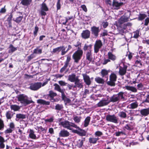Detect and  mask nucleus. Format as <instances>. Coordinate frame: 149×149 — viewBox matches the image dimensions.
I'll return each mask as SVG.
<instances>
[{
    "instance_id": "nucleus-1",
    "label": "nucleus",
    "mask_w": 149,
    "mask_h": 149,
    "mask_svg": "<svg viewBox=\"0 0 149 149\" xmlns=\"http://www.w3.org/2000/svg\"><path fill=\"white\" fill-rule=\"evenodd\" d=\"M125 95L124 93L122 92H120L117 94L113 95L111 97L109 100L110 102H119L120 100H125Z\"/></svg>"
},
{
    "instance_id": "nucleus-2",
    "label": "nucleus",
    "mask_w": 149,
    "mask_h": 149,
    "mask_svg": "<svg viewBox=\"0 0 149 149\" xmlns=\"http://www.w3.org/2000/svg\"><path fill=\"white\" fill-rule=\"evenodd\" d=\"M62 118H59L58 121L59 122V125H61L64 128L69 129L70 130H72L71 127H73L76 128H79V127L73 123L70 122L68 120H65L64 121H62Z\"/></svg>"
},
{
    "instance_id": "nucleus-3",
    "label": "nucleus",
    "mask_w": 149,
    "mask_h": 149,
    "mask_svg": "<svg viewBox=\"0 0 149 149\" xmlns=\"http://www.w3.org/2000/svg\"><path fill=\"white\" fill-rule=\"evenodd\" d=\"M83 51L81 48L79 47L78 49L73 54L72 56V58L74 60V62L78 63L81 59L83 56Z\"/></svg>"
},
{
    "instance_id": "nucleus-4",
    "label": "nucleus",
    "mask_w": 149,
    "mask_h": 149,
    "mask_svg": "<svg viewBox=\"0 0 149 149\" xmlns=\"http://www.w3.org/2000/svg\"><path fill=\"white\" fill-rule=\"evenodd\" d=\"M18 101L20 102L21 103L26 106L33 102L31 100H28V97L23 94H21L18 96L17 97Z\"/></svg>"
},
{
    "instance_id": "nucleus-5",
    "label": "nucleus",
    "mask_w": 149,
    "mask_h": 149,
    "mask_svg": "<svg viewBox=\"0 0 149 149\" xmlns=\"http://www.w3.org/2000/svg\"><path fill=\"white\" fill-rule=\"evenodd\" d=\"M109 80L107 83L109 86H115V82L116 81L117 76L116 74L113 72L111 73L109 77Z\"/></svg>"
},
{
    "instance_id": "nucleus-6",
    "label": "nucleus",
    "mask_w": 149,
    "mask_h": 149,
    "mask_svg": "<svg viewBox=\"0 0 149 149\" xmlns=\"http://www.w3.org/2000/svg\"><path fill=\"white\" fill-rule=\"evenodd\" d=\"M42 86V83L41 82L32 83L30 84L29 88L33 91H37Z\"/></svg>"
},
{
    "instance_id": "nucleus-7",
    "label": "nucleus",
    "mask_w": 149,
    "mask_h": 149,
    "mask_svg": "<svg viewBox=\"0 0 149 149\" xmlns=\"http://www.w3.org/2000/svg\"><path fill=\"white\" fill-rule=\"evenodd\" d=\"M40 6L39 13L42 16H45L47 14L46 12L48 11L49 9L46 3L44 2L41 4Z\"/></svg>"
},
{
    "instance_id": "nucleus-8",
    "label": "nucleus",
    "mask_w": 149,
    "mask_h": 149,
    "mask_svg": "<svg viewBox=\"0 0 149 149\" xmlns=\"http://www.w3.org/2000/svg\"><path fill=\"white\" fill-rule=\"evenodd\" d=\"M106 120L108 121L112 122L115 123H118V118L114 115H108L106 116Z\"/></svg>"
},
{
    "instance_id": "nucleus-9",
    "label": "nucleus",
    "mask_w": 149,
    "mask_h": 149,
    "mask_svg": "<svg viewBox=\"0 0 149 149\" xmlns=\"http://www.w3.org/2000/svg\"><path fill=\"white\" fill-rule=\"evenodd\" d=\"M91 34L96 38L98 37L100 30L99 27L94 26L91 27Z\"/></svg>"
},
{
    "instance_id": "nucleus-10",
    "label": "nucleus",
    "mask_w": 149,
    "mask_h": 149,
    "mask_svg": "<svg viewBox=\"0 0 149 149\" xmlns=\"http://www.w3.org/2000/svg\"><path fill=\"white\" fill-rule=\"evenodd\" d=\"M83 87V83L80 81L79 78L74 82L73 88L75 90L74 91L77 90V89L78 90H79Z\"/></svg>"
},
{
    "instance_id": "nucleus-11",
    "label": "nucleus",
    "mask_w": 149,
    "mask_h": 149,
    "mask_svg": "<svg viewBox=\"0 0 149 149\" xmlns=\"http://www.w3.org/2000/svg\"><path fill=\"white\" fill-rule=\"evenodd\" d=\"M102 46V44L101 41L100 40H96L94 45V52L97 53L99 51V49Z\"/></svg>"
},
{
    "instance_id": "nucleus-12",
    "label": "nucleus",
    "mask_w": 149,
    "mask_h": 149,
    "mask_svg": "<svg viewBox=\"0 0 149 149\" xmlns=\"http://www.w3.org/2000/svg\"><path fill=\"white\" fill-rule=\"evenodd\" d=\"M110 102L108 98L102 99L97 104L98 107H101L107 105Z\"/></svg>"
},
{
    "instance_id": "nucleus-13",
    "label": "nucleus",
    "mask_w": 149,
    "mask_h": 149,
    "mask_svg": "<svg viewBox=\"0 0 149 149\" xmlns=\"http://www.w3.org/2000/svg\"><path fill=\"white\" fill-rule=\"evenodd\" d=\"M90 31L89 30L87 29L82 31L81 34V36L84 39H87L90 38Z\"/></svg>"
},
{
    "instance_id": "nucleus-14",
    "label": "nucleus",
    "mask_w": 149,
    "mask_h": 149,
    "mask_svg": "<svg viewBox=\"0 0 149 149\" xmlns=\"http://www.w3.org/2000/svg\"><path fill=\"white\" fill-rule=\"evenodd\" d=\"M84 82L88 86H89L91 84V81L89 77L86 74H82Z\"/></svg>"
},
{
    "instance_id": "nucleus-15",
    "label": "nucleus",
    "mask_w": 149,
    "mask_h": 149,
    "mask_svg": "<svg viewBox=\"0 0 149 149\" xmlns=\"http://www.w3.org/2000/svg\"><path fill=\"white\" fill-rule=\"evenodd\" d=\"M123 2H118L116 0H113V1L111 5L114 9H118L120 8V7L123 5Z\"/></svg>"
},
{
    "instance_id": "nucleus-16",
    "label": "nucleus",
    "mask_w": 149,
    "mask_h": 149,
    "mask_svg": "<svg viewBox=\"0 0 149 149\" xmlns=\"http://www.w3.org/2000/svg\"><path fill=\"white\" fill-rule=\"evenodd\" d=\"M79 78L78 76H76L75 74L72 73L68 76V80L71 82H74Z\"/></svg>"
},
{
    "instance_id": "nucleus-17",
    "label": "nucleus",
    "mask_w": 149,
    "mask_h": 149,
    "mask_svg": "<svg viewBox=\"0 0 149 149\" xmlns=\"http://www.w3.org/2000/svg\"><path fill=\"white\" fill-rule=\"evenodd\" d=\"M127 66L126 65H123V67L120 66L119 67V73L120 75H125L126 72Z\"/></svg>"
},
{
    "instance_id": "nucleus-18",
    "label": "nucleus",
    "mask_w": 149,
    "mask_h": 149,
    "mask_svg": "<svg viewBox=\"0 0 149 149\" xmlns=\"http://www.w3.org/2000/svg\"><path fill=\"white\" fill-rule=\"evenodd\" d=\"M69 135V132L64 129L61 130L59 133V136L61 137H67Z\"/></svg>"
},
{
    "instance_id": "nucleus-19",
    "label": "nucleus",
    "mask_w": 149,
    "mask_h": 149,
    "mask_svg": "<svg viewBox=\"0 0 149 149\" xmlns=\"http://www.w3.org/2000/svg\"><path fill=\"white\" fill-rule=\"evenodd\" d=\"M85 138H82L81 139H79L77 142L76 146L79 148H81L83 145L84 142L85 141Z\"/></svg>"
},
{
    "instance_id": "nucleus-20",
    "label": "nucleus",
    "mask_w": 149,
    "mask_h": 149,
    "mask_svg": "<svg viewBox=\"0 0 149 149\" xmlns=\"http://www.w3.org/2000/svg\"><path fill=\"white\" fill-rule=\"evenodd\" d=\"M110 72L109 70H107L106 69H102L101 72V76L103 78H105L107 79V80L108 79V73Z\"/></svg>"
},
{
    "instance_id": "nucleus-21",
    "label": "nucleus",
    "mask_w": 149,
    "mask_h": 149,
    "mask_svg": "<svg viewBox=\"0 0 149 149\" xmlns=\"http://www.w3.org/2000/svg\"><path fill=\"white\" fill-rule=\"evenodd\" d=\"M77 129H78L79 130H75V131H76V132L79 136H83L86 135V132L84 130L81 129L79 127V128Z\"/></svg>"
},
{
    "instance_id": "nucleus-22",
    "label": "nucleus",
    "mask_w": 149,
    "mask_h": 149,
    "mask_svg": "<svg viewBox=\"0 0 149 149\" xmlns=\"http://www.w3.org/2000/svg\"><path fill=\"white\" fill-rule=\"evenodd\" d=\"M128 20V17L125 16L123 15L119 19L118 22L119 24H122L125 22H127Z\"/></svg>"
},
{
    "instance_id": "nucleus-23",
    "label": "nucleus",
    "mask_w": 149,
    "mask_h": 149,
    "mask_svg": "<svg viewBox=\"0 0 149 149\" xmlns=\"http://www.w3.org/2000/svg\"><path fill=\"white\" fill-rule=\"evenodd\" d=\"M139 111L142 116H146L149 114V108L142 109Z\"/></svg>"
},
{
    "instance_id": "nucleus-24",
    "label": "nucleus",
    "mask_w": 149,
    "mask_h": 149,
    "mask_svg": "<svg viewBox=\"0 0 149 149\" xmlns=\"http://www.w3.org/2000/svg\"><path fill=\"white\" fill-rule=\"evenodd\" d=\"M61 97L62 100L64 101L65 104L70 102L71 100L66 97L64 92L61 94Z\"/></svg>"
},
{
    "instance_id": "nucleus-25",
    "label": "nucleus",
    "mask_w": 149,
    "mask_h": 149,
    "mask_svg": "<svg viewBox=\"0 0 149 149\" xmlns=\"http://www.w3.org/2000/svg\"><path fill=\"white\" fill-rule=\"evenodd\" d=\"M91 52V50H89L87 52L86 54V59L88 60L89 62H91L93 59L92 55Z\"/></svg>"
},
{
    "instance_id": "nucleus-26",
    "label": "nucleus",
    "mask_w": 149,
    "mask_h": 149,
    "mask_svg": "<svg viewBox=\"0 0 149 149\" xmlns=\"http://www.w3.org/2000/svg\"><path fill=\"white\" fill-rule=\"evenodd\" d=\"M15 114V113L11 111H9L6 112V116L7 119H10Z\"/></svg>"
},
{
    "instance_id": "nucleus-27",
    "label": "nucleus",
    "mask_w": 149,
    "mask_h": 149,
    "mask_svg": "<svg viewBox=\"0 0 149 149\" xmlns=\"http://www.w3.org/2000/svg\"><path fill=\"white\" fill-rule=\"evenodd\" d=\"M107 55L108 58L110 60H111L113 61H115L116 58V56L113 54L111 52H109L108 53Z\"/></svg>"
},
{
    "instance_id": "nucleus-28",
    "label": "nucleus",
    "mask_w": 149,
    "mask_h": 149,
    "mask_svg": "<svg viewBox=\"0 0 149 149\" xmlns=\"http://www.w3.org/2000/svg\"><path fill=\"white\" fill-rule=\"evenodd\" d=\"M5 140L4 138L2 136H0V149H4L5 147L4 143Z\"/></svg>"
},
{
    "instance_id": "nucleus-29",
    "label": "nucleus",
    "mask_w": 149,
    "mask_h": 149,
    "mask_svg": "<svg viewBox=\"0 0 149 149\" xmlns=\"http://www.w3.org/2000/svg\"><path fill=\"white\" fill-rule=\"evenodd\" d=\"M63 49H62V52H61V55H63L65 54L69 50L72 48V46L71 45H68V48L66 51H65V48L63 46Z\"/></svg>"
},
{
    "instance_id": "nucleus-30",
    "label": "nucleus",
    "mask_w": 149,
    "mask_h": 149,
    "mask_svg": "<svg viewBox=\"0 0 149 149\" xmlns=\"http://www.w3.org/2000/svg\"><path fill=\"white\" fill-rule=\"evenodd\" d=\"M54 86H55L54 89L61 92V94L64 92L63 90L61 89L60 86L58 84L55 83L54 84Z\"/></svg>"
},
{
    "instance_id": "nucleus-31",
    "label": "nucleus",
    "mask_w": 149,
    "mask_h": 149,
    "mask_svg": "<svg viewBox=\"0 0 149 149\" xmlns=\"http://www.w3.org/2000/svg\"><path fill=\"white\" fill-rule=\"evenodd\" d=\"M95 81L98 83L103 84L105 81L103 79L100 77H97L95 78Z\"/></svg>"
},
{
    "instance_id": "nucleus-32",
    "label": "nucleus",
    "mask_w": 149,
    "mask_h": 149,
    "mask_svg": "<svg viewBox=\"0 0 149 149\" xmlns=\"http://www.w3.org/2000/svg\"><path fill=\"white\" fill-rule=\"evenodd\" d=\"M62 49H63V46H61L59 47L53 49L52 51V52L54 53H58L61 51L62 52Z\"/></svg>"
},
{
    "instance_id": "nucleus-33",
    "label": "nucleus",
    "mask_w": 149,
    "mask_h": 149,
    "mask_svg": "<svg viewBox=\"0 0 149 149\" xmlns=\"http://www.w3.org/2000/svg\"><path fill=\"white\" fill-rule=\"evenodd\" d=\"M32 0H22L21 3L23 5L28 6L31 3Z\"/></svg>"
},
{
    "instance_id": "nucleus-34",
    "label": "nucleus",
    "mask_w": 149,
    "mask_h": 149,
    "mask_svg": "<svg viewBox=\"0 0 149 149\" xmlns=\"http://www.w3.org/2000/svg\"><path fill=\"white\" fill-rule=\"evenodd\" d=\"M29 137L33 139H37L36 135L34 134V132L33 130L30 129L29 132Z\"/></svg>"
},
{
    "instance_id": "nucleus-35",
    "label": "nucleus",
    "mask_w": 149,
    "mask_h": 149,
    "mask_svg": "<svg viewBox=\"0 0 149 149\" xmlns=\"http://www.w3.org/2000/svg\"><path fill=\"white\" fill-rule=\"evenodd\" d=\"M138 106V103L137 102L131 103L129 105L130 108L132 109H134L137 107Z\"/></svg>"
},
{
    "instance_id": "nucleus-36",
    "label": "nucleus",
    "mask_w": 149,
    "mask_h": 149,
    "mask_svg": "<svg viewBox=\"0 0 149 149\" xmlns=\"http://www.w3.org/2000/svg\"><path fill=\"white\" fill-rule=\"evenodd\" d=\"M10 108L11 110L14 111H18L20 109V107L16 105H11L10 106Z\"/></svg>"
},
{
    "instance_id": "nucleus-37",
    "label": "nucleus",
    "mask_w": 149,
    "mask_h": 149,
    "mask_svg": "<svg viewBox=\"0 0 149 149\" xmlns=\"http://www.w3.org/2000/svg\"><path fill=\"white\" fill-rule=\"evenodd\" d=\"M37 102L38 103L45 105H49L50 104L49 102L46 101L42 99H39L37 101Z\"/></svg>"
},
{
    "instance_id": "nucleus-38",
    "label": "nucleus",
    "mask_w": 149,
    "mask_h": 149,
    "mask_svg": "<svg viewBox=\"0 0 149 149\" xmlns=\"http://www.w3.org/2000/svg\"><path fill=\"white\" fill-rule=\"evenodd\" d=\"M99 139L98 138H90L89 139V142L90 143L95 144Z\"/></svg>"
},
{
    "instance_id": "nucleus-39",
    "label": "nucleus",
    "mask_w": 149,
    "mask_h": 149,
    "mask_svg": "<svg viewBox=\"0 0 149 149\" xmlns=\"http://www.w3.org/2000/svg\"><path fill=\"white\" fill-rule=\"evenodd\" d=\"M125 88L126 89L129 91H130L132 92H136L137 91L136 89L134 87L126 86H125Z\"/></svg>"
},
{
    "instance_id": "nucleus-40",
    "label": "nucleus",
    "mask_w": 149,
    "mask_h": 149,
    "mask_svg": "<svg viewBox=\"0 0 149 149\" xmlns=\"http://www.w3.org/2000/svg\"><path fill=\"white\" fill-rule=\"evenodd\" d=\"M146 17L147 15L145 14L140 13L138 15V19L139 21H142Z\"/></svg>"
},
{
    "instance_id": "nucleus-41",
    "label": "nucleus",
    "mask_w": 149,
    "mask_h": 149,
    "mask_svg": "<svg viewBox=\"0 0 149 149\" xmlns=\"http://www.w3.org/2000/svg\"><path fill=\"white\" fill-rule=\"evenodd\" d=\"M9 48V49L8 50V52L9 53H13L17 49V48L14 47L12 44L10 45Z\"/></svg>"
},
{
    "instance_id": "nucleus-42",
    "label": "nucleus",
    "mask_w": 149,
    "mask_h": 149,
    "mask_svg": "<svg viewBox=\"0 0 149 149\" xmlns=\"http://www.w3.org/2000/svg\"><path fill=\"white\" fill-rule=\"evenodd\" d=\"M8 17L7 18V21L8 22V24L9 25V26H11V21L12 20L13 18V15L11 13H10L8 15Z\"/></svg>"
},
{
    "instance_id": "nucleus-43",
    "label": "nucleus",
    "mask_w": 149,
    "mask_h": 149,
    "mask_svg": "<svg viewBox=\"0 0 149 149\" xmlns=\"http://www.w3.org/2000/svg\"><path fill=\"white\" fill-rule=\"evenodd\" d=\"M90 119L91 117L90 116H88L86 118L84 121V126L85 127H86L88 125Z\"/></svg>"
},
{
    "instance_id": "nucleus-44",
    "label": "nucleus",
    "mask_w": 149,
    "mask_h": 149,
    "mask_svg": "<svg viewBox=\"0 0 149 149\" xmlns=\"http://www.w3.org/2000/svg\"><path fill=\"white\" fill-rule=\"evenodd\" d=\"M118 116L120 118H125L127 117L126 113L124 111H120L118 114Z\"/></svg>"
},
{
    "instance_id": "nucleus-45",
    "label": "nucleus",
    "mask_w": 149,
    "mask_h": 149,
    "mask_svg": "<svg viewBox=\"0 0 149 149\" xmlns=\"http://www.w3.org/2000/svg\"><path fill=\"white\" fill-rule=\"evenodd\" d=\"M16 117L17 118H18L19 119H24L26 118V115L24 114L18 113L16 114Z\"/></svg>"
},
{
    "instance_id": "nucleus-46",
    "label": "nucleus",
    "mask_w": 149,
    "mask_h": 149,
    "mask_svg": "<svg viewBox=\"0 0 149 149\" xmlns=\"http://www.w3.org/2000/svg\"><path fill=\"white\" fill-rule=\"evenodd\" d=\"M81 117L79 116H75L73 118V120L74 122L77 123H79L81 119Z\"/></svg>"
},
{
    "instance_id": "nucleus-47",
    "label": "nucleus",
    "mask_w": 149,
    "mask_h": 149,
    "mask_svg": "<svg viewBox=\"0 0 149 149\" xmlns=\"http://www.w3.org/2000/svg\"><path fill=\"white\" fill-rule=\"evenodd\" d=\"M23 18V17L22 16H19L18 17H17L15 19H13V20L15 21L16 23H19L21 22Z\"/></svg>"
},
{
    "instance_id": "nucleus-48",
    "label": "nucleus",
    "mask_w": 149,
    "mask_h": 149,
    "mask_svg": "<svg viewBox=\"0 0 149 149\" xmlns=\"http://www.w3.org/2000/svg\"><path fill=\"white\" fill-rule=\"evenodd\" d=\"M92 45H88L86 44H85L83 47V50L84 51H86L87 49L89 50H91V49L92 48Z\"/></svg>"
},
{
    "instance_id": "nucleus-49",
    "label": "nucleus",
    "mask_w": 149,
    "mask_h": 149,
    "mask_svg": "<svg viewBox=\"0 0 149 149\" xmlns=\"http://www.w3.org/2000/svg\"><path fill=\"white\" fill-rule=\"evenodd\" d=\"M115 134V135L117 136H118L121 135H126L125 133L122 131H118L117 132H116Z\"/></svg>"
},
{
    "instance_id": "nucleus-50",
    "label": "nucleus",
    "mask_w": 149,
    "mask_h": 149,
    "mask_svg": "<svg viewBox=\"0 0 149 149\" xmlns=\"http://www.w3.org/2000/svg\"><path fill=\"white\" fill-rule=\"evenodd\" d=\"M65 86H67V89L69 90H70L71 89H72L74 91L75 90L73 88L74 85L72 84H70L68 83H67Z\"/></svg>"
},
{
    "instance_id": "nucleus-51",
    "label": "nucleus",
    "mask_w": 149,
    "mask_h": 149,
    "mask_svg": "<svg viewBox=\"0 0 149 149\" xmlns=\"http://www.w3.org/2000/svg\"><path fill=\"white\" fill-rule=\"evenodd\" d=\"M139 30H136V31L133 32L134 36L133 37L137 38H138L139 36Z\"/></svg>"
},
{
    "instance_id": "nucleus-52",
    "label": "nucleus",
    "mask_w": 149,
    "mask_h": 149,
    "mask_svg": "<svg viewBox=\"0 0 149 149\" xmlns=\"http://www.w3.org/2000/svg\"><path fill=\"white\" fill-rule=\"evenodd\" d=\"M63 108L62 104H57L55 106V109L56 110H60Z\"/></svg>"
},
{
    "instance_id": "nucleus-53",
    "label": "nucleus",
    "mask_w": 149,
    "mask_h": 149,
    "mask_svg": "<svg viewBox=\"0 0 149 149\" xmlns=\"http://www.w3.org/2000/svg\"><path fill=\"white\" fill-rule=\"evenodd\" d=\"M49 95L50 97H54L57 95V94L54 92L53 91H49Z\"/></svg>"
},
{
    "instance_id": "nucleus-54",
    "label": "nucleus",
    "mask_w": 149,
    "mask_h": 149,
    "mask_svg": "<svg viewBox=\"0 0 149 149\" xmlns=\"http://www.w3.org/2000/svg\"><path fill=\"white\" fill-rule=\"evenodd\" d=\"M4 127V124L3 121L0 119V130H2Z\"/></svg>"
},
{
    "instance_id": "nucleus-55",
    "label": "nucleus",
    "mask_w": 149,
    "mask_h": 149,
    "mask_svg": "<svg viewBox=\"0 0 149 149\" xmlns=\"http://www.w3.org/2000/svg\"><path fill=\"white\" fill-rule=\"evenodd\" d=\"M61 0H58L56 4V7L57 8V10H59L61 8V4L60 3Z\"/></svg>"
},
{
    "instance_id": "nucleus-56",
    "label": "nucleus",
    "mask_w": 149,
    "mask_h": 149,
    "mask_svg": "<svg viewBox=\"0 0 149 149\" xmlns=\"http://www.w3.org/2000/svg\"><path fill=\"white\" fill-rule=\"evenodd\" d=\"M124 128L128 130H131L132 129V126L130 124H126Z\"/></svg>"
},
{
    "instance_id": "nucleus-57",
    "label": "nucleus",
    "mask_w": 149,
    "mask_h": 149,
    "mask_svg": "<svg viewBox=\"0 0 149 149\" xmlns=\"http://www.w3.org/2000/svg\"><path fill=\"white\" fill-rule=\"evenodd\" d=\"M68 65L64 63V65L63 67H62L60 70V72L61 73H62L66 69Z\"/></svg>"
},
{
    "instance_id": "nucleus-58",
    "label": "nucleus",
    "mask_w": 149,
    "mask_h": 149,
    "mask_svg": "<svg viewBox=\"0 0 149 149\" xmlns=\"http://www.w3.org/2000/svg\"><path fill=\"white\" fill-rule=\"evenodd\" d=\"M71 60V56H68L67 57V59L64 63L68 65L69 64V62Z\"/></svg>"
},
{
    "instance_id": "nucleus-59",
    "label": "nucleus",
    "mask_w": 149,
    "mask_h": 149,
    "mask_svg": "<svg viewBox=\"0 0 149 149\" xmlns=\"http://www.w3.org/2000/svg\"><path fill=\"white\" fill-rule=\"evenodd\" d=\"M39 28L36 25L35 27L34 30L33 31V34L35 36H36L37 35V33L38 31Z\"/></svg>"
},
{
    "instance_id": "nucleus-60",
    "label": "nucleus",
    "mask_w": 149,
    "mask_h": 149,
    "mask_svg": "<svg viewBox=\"0 0 149 149\" xmlns=\"http://www.w3.org/2000/svg\"><path fill=\"white\" fill-rule=\"evenodd\" d=\"M103 134L102 132L100 131H97L95 133V136H100Z\"/></svg>"
},
{
    "instance_id": "nucleus-61",
    "label": "nucleus",
    "mask_w": 149,
    "mask_h": 149,
    "mask_svg": "<svg viewBox=\"0 0 149 149\" xmlns=\"http://www.w3.org/2000/svg\"><path fill=\"white\" fill-rule=\"evenodd\" d=\"M137 89L139 90H142L143 88V84L141 83H140L137 85Z\"/></svg>"
},
{
    "instance_id": "nucleus-62",
    "label": "nucleus",
    "mask_w": 149,
    "mask_h": 149,
    "mask_svg": "<svg viewBox=\"0 0 149 149\" xmlns=\"http://www.w3.org/2000/svg\"><path fill=\"white\" fill-rule=\"evenodd\" d=\"M42 52L41 49H35L33 51V53L35 54H41Z\"/></svg>"
},
{
    "instance_id": "nucleus-63",
    "label": "nucleus",
    "mask_w": 149,
    "mask_h": 149,
    "mask_svg": "<svg viewBox=\"0 0 149 149\" xmlns=\"http://www.w3.org/2000/svg\"><path fill=\"white\" fill-rule=\"evenodd\" d=\"M13 131V130L9 128L5 130L4 133L5 134H9L11 133Z\"/></svg>"
},
{
    "instance_id": "nucleus-64",
    "label": "nucleus",
    "mask_w": 149,
    "mask_h": 149,
    "mask_svg": "<svg viewBox=\"0 0 149 149\" xmlns=\"http://www.w3.org/2000/svg\"><path fill=\"white\" fill-rule=\"evenodd\" d=\"M54 120V117H52L49 118L45 119V121L46 122H49L50 123H51Z\"/></svg>"
}]
</instances>
